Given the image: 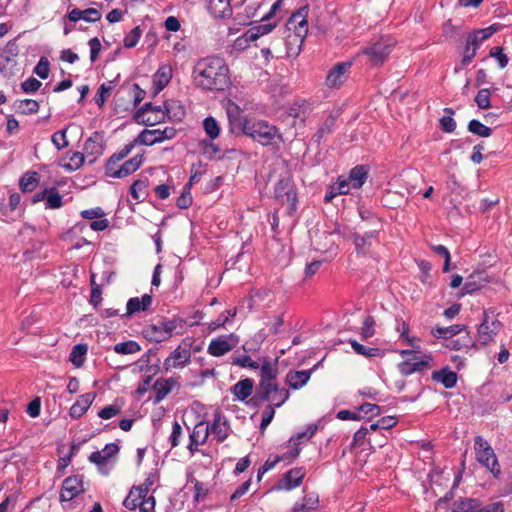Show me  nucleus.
Here are the masks:
<instances>
[{
	"label": "nucleus",
	"instance_id": "nucleus-1",
	"mask_svg": "<svg viewBox=\"0 0 512 512\" xmlns=\"http://www.w3.org/2000/svg\"><path fill=\"white\" fill-rule=\"evenodd\" d=\"M229 131L235 135H245L262 146L274 145L283 141L279 129L265 120L248 118L242 114L237 104L227 109Z\"/></svg>",
	"mask_w": 512,
	"mask_h": 512
},
{
	"label": "nucleus",
	"instance_id": "nucleus-2",
	"mask_svg": "<svg viewBox=\"0 0 512 512\" xmlns=\"http://www.w3.org/2000/svg\"><path fill=\"white\" fill-rule=\"evenodd\" d=\"M192 80L203 91L223 92L231 85L229 68L219 56L199 59L192 69Z\"/></svg>",
	"mask_w": 512,
	"mask_h": 512
},
{
	"label": "nucleus",
	"instance_id": "nucleus-3",
	"mask_svg": "<svg viewBox=\"0 0 512 512\" xmlns=\"http://www.w3.org/2000/svg\"><path fill=\"white\" fill-rule=\"evenodd\" d=\"M185 324V319L177 315L171 319L159 316L155 323L143 328L142 335L149 342L161 343L170 339L174 333L179 334L176 329H183Z\"/></svg>",
	"mask_w": 512,
	"mask_h": 512
},
{
	"label": "nucleus",
	"instance_id": "nucleus-4",
	"mask_svg": "<svg viewBox=\"0 0 512 512\" xmlns=\"http://www.w3.org/2000/svg\"><path fill=\"white\" fill-rule=\"evenodd\" d=\"M496 310L492 307L484 309L481 321L477 326L476 350L495 341L496 336L503 328V323L496 318Z\"/></svg>",
	"mask_w": 512,
	"mask_h": 512
},
{
	"label": "nucleus",
	"instance_id": "nucleus-5",
	"mask_svg": "<svg viewBox=\"0 0 512 512\" xmlns=\"http://www.w3.org/2000/svg\"><path fill=\"white\" fill-rule=\"evenodd\" d=\"M306 13L307 7H302L294 12L289 18V23H297V26H295V33L293 35H289L286 39L287 54L289 57H297L301 52L304 37L308 32Z\"/></svg>",
	"mask_w": 512,
	"mask_h": 512
},
{
	"label": "nucleus",
	"instance_id": "nucleus-6",
	"mask_svg": "<svg viewBox=\"0 0 512 512\" xmlns=\"http://www.w3.org/2000/svg\"><path fill=\"white\" fill-rule=\"evenodd\" d=\"M474 449L477 462L485 467L495 479L501 476V466L490 443L482 436L474 437Z\"/></svg>",
	"mask_w": 512,
	"mask_h": 512
},
{
	"label": "nucleus",
	"instance_id": "nucleus-7",
	"mask_svg": "<svg viewBox=\"0 0 512 512\" xmlns=\"http://www.w3.org/2000/svg\"><path fill=\"white\" fill-rule=\"evenodd\" d=\"M275 200L286 206V214L293 216L297 211L298 196L293 179L290 176L281 177L274 187Z\"/></svg>",
	"mask_w": 512,
	"mask_h": 512
},
{
	"label": "nucleus",
	"instance_id": "nucleus-8",
	"mask_svg": "<svg viewBox=\"0 0 512 512\" xmlns=\"http://www.w3.org/2000/svg\"><path fill=\"white\" fill-rule=\"evenodd\" d=\"M170 117V108L164 105H154L152 102L144 103L133 115V120L141 125L154 126L166 121Z\"/></svg>",
	"mask_w": 512,
	"mask_h": 512
},
{
	"label": "nucleus",
	"instance_id": "nucleus-9",
	"mask_svg": "<svg viewBox=\"0 0 512 512\" xmlns=\"http://www.w3.org/2000/svg\"><path fill=\"white\" fill-rule=\"evenodd\" d=\"M393 47L394 42L391 38L382 37L377 42L366 47L363 50V54L368 57L373 66H381L387 60Z\"/></svg>",
	"mask_w": 512,
	"mask_h": 512
},
{
	"label": "nucleus",
	"instance_id": "nucleus-10",
	"mask_svg": "<svg viewBox=\"0 0 512 512\" xmlns=\"http://www.w3.org/2000/svg\"><path fill=\"white\" fill-rule=\"evenodd\" d=\"M177 134V130L174 127H165L161 129H144L138 136L137 141L140 145L152 146L158 143H162L165 140L173 139Z\"/></svg>",
	"mask_w": 512,
	"mask_h": 512
},
{
	"label": "nucleus",
	"instance_id": "nucleus-11",
	"mask_svg": "<svg viewBox=\"0 0 512 512\" xmlns=\"http://www.w3.org/2000/svg\"><path fill=\"white\" fill-rule=\"evenodd\" d=\"M238 342V336L234 333L221 335L211 340L207 352L214 357H221L230 352Z\"/></svg>",
	"mask_w": 512,
	"mask_h": 512
},
{
	"label": "nucleus",
	"instance_id": "nucleus-12",
	"mask_svg": "<svg viewBox=\"0 0 512 512\" xmlns=\"http://www.w3.org/2000/svg\"><path fill=\"white\" fill-rule=\"evenodd\" d=\"M105 140L103 132L95 131L84 143L83 153L89 159V164H93L105 150Z\"/></svg>",
	"mask_w": 512,
	"mask_h": 512
},
{
	"label": "nucleus",
	"instance_id": "nucleus-13",
	"mask_svg": "<svg viewBox=\"0 0 512 512\" xmlns=\"http://www.w3.org/2000/svg\"><path fill=\"white\" fill-rule=\"evenodd\" d=\"M306 475L304 467H294L284 473L283 477L279 482L273 486L272 490H287L290 491L294 488L299 487Z\"/></svg>",
	"mask_w": 512,
	"mask_h": 512
},
{
	"label": "nucleus",
	"instance_id": "nucleus-14",
	"mask_svg": "<svg viewBox=\"0 0 512 512\" xmlns=\"http://www.w3.org/2000/svg\"><path fill=\"white\" fill-rule=\"evenodd\" d=\"M352 66L351 61L335 64L327 73L325 84L329 88H340L347 79V72Z\"/></svg>",
	"mask_w": 512,
	"mask_h": 512
},
{
	"label": "nucleus",
	"instance_id": "nucleus-15",
	"mask_svg": "<svg viewBox=\"0 0 512 512\" xmlns=\"http://www.w3.org/2000/svg\"><path fill=\"white\" fill-rule=\"evenodd\" d=\"M84 491L82 478L73 475L64 479L60 492V502H68Z\"/></svg>",
	"mask_w": 512,
	"mask_h": 512
},
{
	"label": "nucleus",
	"instance_id": "nucleus-16",
	"mask_svg": "<svg viewBox=\"0 0 512 512\" xmlns=\"http://www.w3.org/2000/svg\"><path fill=\"white\" fill-rule=\"evenodd\" d=\"M488 275L484 270L473 271L467 278L459 293V296L473 294L479 291L486 283H488Z\"/></svg>",
	"mask_w": 512,
	"mask_h": 512
},
{
	"label": "nucleus",
	"instance_id": "nucleus-17",
	"mask_svg": "<svg viewBox=\"0 0 512 512\" xmlns=\"http://www.w3.org/2000/svg\"><path fill=\"white\" fill-rule=\"evenodd\" d=\"M445 512H481L480 499L461 496L446 508Z\"/></svg>",
	"mask_w": 512,
	"mask_h": 512
},
{
	"label": "nucleus",
	"instance_id": "nucleus-18",
	"mask_svg": "<svg viewBox=\"0 0 512 512\" xmlns=\"http://www.w3.org/2000/svg\"><path fill=\"white\" fill-rule=\"evenodd\" d=\"M153 298L150 294H144L141 298L132 297L126 305V313L120 315L122 318H129L138 312H146L150 309Z\"/></svg>",
	"mask_w": 512,
	"mask_h": 512
},
{
	"label": "nucleus",
	"instance_id": "nucleus-19",
	"mask_svg": "<svg viewBox=\"0 0 512 512\" xmlns=\"http://www.w3.org/2000/svg\"><path fill=\"white\" fill-rule=\"evenodd\" d=\"M213 416L214 419L211 426H209V433L211 432L214 434L217 442L222 443L228 438L229 435L228 420L225 416L222 415V412L219 409L214 412Z\"/></svg>",
	"mask_w": 512,
	"mask_h": 512
},
{
	"label": "nucleus",
	"instance_id": "nucleus-20",
	"mask_svg": "<svg viewBox=\"0 0 512 512\" xmlns=\"http://www.w3.org/2000/svg\"><path fill=\"white\" fill-rule=\"evenodd\" d=\"M96 394L94 392L84 393L79 396L78 400L69 409V415L72 419L81 418L92 405Z\"/></svg>",
	"mask_w": 512,
	"mask_h": 512
},
{
	"label": "nucleus",
	"instance_id": "nucleus-21",
	"mask_svg": "<svg viewBox=\"0 0 512 512\" xmlns=\"http://www.w3.org/2000/svg\"><path fill=\"white\" fill-rule=\"evenodd\" d=\"M258 360L262 363L260 368V381L277 383L279 357L274 359V363H271L268 357H259Z\"/></svg>",
	"mask_w": 512,
	"mask_h": 512
},
{
	"label": "nucleus",
	"instance_id": "nucleus-22",
	"mask_svg": "<svg viewBox=\"0 0 512 512\" xmlns=\"http://www.w3.org/2000/svg\"><path fill=\"white\" fill-rule=\"evenodd\" d=\"M431 379L441 383L445 389H452L457 384L458 375L455 371L451 370L449 366H445L439 370L433 371Z\"/></svg>",
	"mask_w": 512,
	"mask_h": 512
},
{
	"label": "nucleus",
	"instance_id": "nucleus-23",
	"mask_svg": "<svg viewBox=\"0 0 512 512\" xmlns=\"http://www.w3.org/2000/svg\"><path fill=\"white\" fill-rule=\"evenodd\" d=\"M143 161L144 154H137L129 160H126L122 165L118 167L117 171L113 172V178L122 179L133 174L141 167Z\"/></svg>",
	"mask_w": 512,
	"mask_h": 512
},
{
	"label": "nucleus",
	"instance_id": "nucleus-24",
	"mask_svg": "<svg viewBox=\"0 0 512 512\" xmlns=\"http://www.w3.org/2000/svg\"><path fill=\"white\" fill-rule=\"evenodd\" d=\"M369 176V167L366 165H356L351 168L349 175L345 180H348L350 188L360 189L366 182Z\"/></svg>",
	"mask_w": 512,
	"mask_h": 512
},
{
	"label": "nucleus",
	"instance_id": "nucleus-25",
	"mask_svg": "<svg viewBox=\"0 0 512 512\" xmlns=\"http://www.w3.org/2000/svg\"><path fill=\"white\" fill-rule=\"evenodd\" d=\"M173 76L172 67L170 65H161L156 71L153 79L155 91L153 95H157L171 81Z\"/></svg>",
	"mask_w": 512,
	"mask_h": 512
},
{
	"label": "nucleus",
	"instance_id": "nucleus-26",
	"mask_svg": "<svg viewBox=\"0 0 512 512\" xmlns=\"http://www.w3.org/2000/svg\"><path fill=\"white\" fill-rule=\"evenodd\" d=\"M253 388L254 380L251 378H245L238 381L231 387V393L234 395L236 400L244 402L252 395Z\"/></svg>",
	"mask_w": 512,
	"mask_h": 512
},
{
	"label": "nucleus",
	"instance_id": "nucleus-27",
	"mask_svg": "<svg viewBox=\"0 0 512 512\" xmlns=\"http://www.w3.org/2000/svg\"><path fill=\"white\" fill-rule=\"evenodd\" d=\"M205 422L200 421L197 423L193 429V431L189 435V444L187 446L188 450L191 454H194L198 451V446L206 443L209 436V425H207L204 429V436L201 440H199L201 428L204 426Z\"/></svg>",
	"mask_w": 512,
	"mask_h": 512
},
{
	"label": "nucleus",
	"instance_id": "nucleus-28",
	"mask_svg": "<svg viewBox=\"0 0 512 512\" xmlns=\"http://www.w3.org/2000/svg\"><path fill=\"white\" fill-rule=\"evenodd\" d=\"M311 377V371L301 370L292 371L290 370L285 377V382L293 390H299L307 384Z\"/></svg>",
	"mask_w": 512,
	"mask_h": 512
},
{
	"label": "nucleus",
	"instance_id": "nucleus-29",
	"mask_svg": "<svg viewBox=\"0 0 512 512\" xmlns=\"http://www.w3.org/2000/svg\"><path fill=\"white\" fill-rule=\"evenodd\" d=\"M207 8L215 18L226 19L231 16L232 8L229 0H207Z\"/></svg>",
	"mask_w": 512,
	"mask_h": 512
},
{
	"label": "nucleus",
	"instance_id": "nucleus-30",
	"mask_svg": "<svg viewBox=\"0 0 512 512\" xmlns=\"http://www.w3.org/2000/svg\"><path fill=\"white\" fill-rule=\"evenodd\" d=\"M319 507V495L316 492H310L304 495L302 501H297L291 512H311Z\"/></svg>",
	"mask_w": 512,
	"mask_h": 512
},
{
	"label": "nucleus",
	"instance_id": "nucleus-31",
	"mask_svg": "<svg viewBox=\"0 0 512 512\" xmlns=\"http://www.w3.org/2000/svg\"><path fill=\"white\" fill-rule=\"evenodd\" d=\"M350 191V185L348 180H345L343 176H339L337 181L328 187L324 196V202L330 203L338 195H346Z\"/></svg>",
	"mask_w": 512,
	"mask_h": 512
},
{
	"label": "nucleus",
	"instance_id": "nucleus-32",
	"mask_svg": "<svg viewBox=\"0 0 512 512\" xmlns=\"http://www.w3.org/2000/svg\"><path fill=\"white\" fill-rule=\"evenodd\" d=\"M379 234V230H373L365 232L363 235H360L358 233L352 234V240L355 245V251L357 254H366V246L371 245V240L373 238H376Z\"/></svg>",
	"mask_w": 512,
	"mask_h": 512
},
{
	"label": "nucleus",
	"instance_id": "nucleus-33",
	"mask_svg": "<svg viewBox=\"0 0 512 512\" xmlns=\"http://www.w3.org/2000/svg\"><path fill=\"white\" fill-rule=\"evenodd\" d=\"M175 384L174 378H158L153 385V389L156 390L154 404L160 403L172 391Z\"/></svg>",
	"mask_w": 512,
	"mask_h": 512
},
{
	"label": "nucleus",
	"instance_id": "nucleus-34",
	"mask_svg": "<svg viewBox=\"0 0 512 512\" xmlns=\"http://www.w3.org/2000/svg\"><path fill=\"white\" fill-rule=\"evenodd\" d=\"M467 326L464 324H454L448 327H441V326H435L432 328V335L441 338V339H451L452 337L456 336L457 334L466 331Z\"/></svg>",
	"mask_w": 512,
	"mask_h": 512
},
{
	"label": "nucleus",
	"instance_id": "nucleus-35",
	"mask_svg": "<svg viewBox=\"0 0 512 512\" xmlns=\"http://www.w3.org/2000/svg\"><path fill=\"white\" fill-rule=\"evenodd\" d=\"M40 182V174L36 171H27L19 179V188L23 193L32 192Z\"/></svg>",
	"mask_w": 512,
	"mask_h": 512
},
{
	"label": "nucleus",
	"instance_id": "nucleus-36",
	"mask_svg": "<svg viewBox=\"0 0 512 512\" xmlns=\"http://www.w3.org/2000/svg\"><path fill=\"white\" fill-rule=\"evenodd\" d=\"M336 120L337 115L334 116L330 114L328 118L324 121V123L316 131V133L312 136V141L319 145L326 135L333 133Z\"/></svg>",
	"mask_w": 512,
	"mask_h": 512
},
{
	"label": "nucleus",
	"instance_id": "nucleus-37",
	"mask_svg": "<svg viewBox=\"0 0 512 512\" xmlns=\"http://www.w3.org/2000/svg\"><path fill=\"white\" fill-rule=\"evenodd\" d=\"M40 105L38 101L33 99L16 100L13 103V109L22 115H31L39 111Z\"/></svg>",
	"mask_w": 512,
	"mask_h": 512
},
{
	"label": "nucleus",
	"instance_id": "nucleus-38",
	"mask_svg": "<svg viewBox=\"0 0 512 512\" xmlns=\"http://www.w3.org/2000/svg\"><path fill=\"white\" fill-rule=\"evenodd\" d=\"M349 343L351 344L354 352L358 355L365 356L367 358L384 356V351L381 350L380 348L366 347L355 339H350Z\"/></svg>",
	"mask_w": 512,
	"mask_h": 512
},
{
	"label": "nucleus",
	"instance_id": "nucleus-39",
	"mask_svg": "<svg viewBox=\"0 0 512 512\" xmlns=\"http://www.w3.org/2000/svg\"><path fill=\"white\" fill-rule=\"evenodd\" d=\"M119 76L120 75H118L114 80L102 83L98 88L94 100L100 108L104 106L106 99L111 94L112 90L115 88Z\"/></svg>",
	"mask_w": 512,
	"mask_h": 512
},
{
	"label": "nucleus",
	"instance_id": "nucleus-40",
	"mask_svg": "<svg viewBox=\"0 0 512 512\" xmlns=\"http://www.w3.org/2000/svg\"><path fill=\"white\" fill-rule=\"evenodd\" d=\"M427 367H429V362L426 360H419L414 363L409 360H405L398 364V370L403 376H409L415 372L422 371Z\"/></svg>",
	"mask_w": 512,
	"mask_h": 512
},
{
	"label": "nucleus",
	"instance_id": "nucleus-41",
	"mask_svg": "<svg viewBox=\"0 0 512 512\" xmlns=\"http://www.w3.org/2000/svg\"><path fill=\"white\" fill-rule=\"evenodd\" d=\"M148 186H149L148 177H143V178L137 179L130 186V190H129L130 195L137 202H141L145 199V196L147 195V193L145 192V189Z\"/></svg>",
	"mask_w": 512,
	"mask_h": 512
},
{
	"label": "nucleus",
	"instance_id": "nucleus-42",
	"mask_svg": "<svg viewBox=\"0 0 512 512\" xmlns=\"http://www.w3.org/2000/svg\"><path fill=\"white\" fill-rule=\"evenodd\" d=\"M143 497L145 496L141 493L140 488H136V485H134L124 499L123 506L132 511L136 510L137 508L140 509V501Z\"/></svg>",
	"mask_w": 512,
	"mask_h": 512
},
{
	"label": "nucleus",
	"instance_id": "nucleus-43",
	"mask_svg": "<svg viewBox=\"0 0 512 512\" xmlns=\"http://www.w3.org/2000/svg\"><path fill=\"white\" fill-rule=\"evenodd\" d=\"M88 351V346L83 343H79L73 346L70 355L69 360L72 362V364L79 368L81 367L85 362V356Z\"/></svg>",
	"mask_w": 512,
	"mask_h": 512
},
{
	"label": "nucleus",
	"instance_id": "nucleus-44",
	"mask_svg": "<svg viewBox=\"0 0 512 512\" xmlns=\"http://www.w3.org/2000/svg\"><path fill=\"white\" fill-rule=\"evenodd\" d=\"M64 205L63 196L55 187L48 188L47 199L45 202L46 209H59Z\"/></svg>",
	"mask_w": 512,
	"mask_h": 512
},
{
	"label": "nucleus",
	"instance_id": "nucleus-45",
	"mask_svg": "<svg viewBox=\"0 0 512 512\" xmlns=\"http://www.w3.org/2000/svg\"><path fill=\"white\" fill-rule=\"evenodd\" d=\"M447 348L450 350H462V349H475L476 350V344L475 341L472 339V337L467 333L466 336L451 340L447 345Z\"/></svg>",
	"mask_w": 512,
	"mask_h": 512
},
{
	"label": "nucleus",
	"instance_id": "nucleus-46",
	"mask_svg": "<svg viewBox=\"0 0 512 512\" xmlns=\"http://www.w3.org/2000/svg\"><path fill=\"white\" fill-rule=\"evenodd\" d=\"M203 127L206 135L209 137L210 140H214L219 137L221 128L219 123L213 116H207L203 120Z\"/></svg>",
	"mask_w": 512,
	"mask_h": 512
},
{
	"label": "nucleus",
	"instance_id": "nucleus-47",
	"mask_svg": "<svg viewBox=\"0 0 512 512\" xmlns=\"http://www.w3.org/2000/svg\"><path fill=\"white\" fill-rule=\"evenodd\" d=\"M467 129L470 133L483 138H487L492 134V129L477 119L470 120L467 125Z\"/></svg>",
	"mask_w": 512,
	"mask_h": 512
},
{
	"label": "nucleus",
	"instance_id": "nucleus-48",
	"mask_svg": "<svg viewBox=\"0 0 512 512\" xmlns=\"http://www.w3.org/2000/svg\"><path fill=\"white\" fill-rule=\"evenodd\" d=\"M277 389V383H270L259 381V384L256 388V394L265 402L271 401V394H274V390Z\"/></svg>",
	"mask_w": 512,
	"mask_h": 512
},
{
	"label": "nucleus",
	"instance_id": "nucleus-49",
	"mask_svg": "<svg viewBox=\"0 0 512 512\" xmlns=\"http://www.w3.org/2000/svg\"><path fill=\"white\" fill-rule=\"evenodd\" d=\"M113 349L118 354L126 355L141 351V346L134 340H128L115 344Z\"/></svg>",
	"mask_w": 512,
	"mask_h": 512
},
{
	"label": "nucleus",
	"instance_id": "nucleus-50",
	"mask_svg": "<svg viewBox=\"0 0 512 512\" xmlns=\"http://www.w3.org/2000/svg\"><path fill=\"white\" fill-rule=\"evenodd\" d=\"M430 248L431 250L444 258V264H443V268H442V271L444 273L446 272H449L451 269H453L454 267H451V254L449 252V250L447 249V247H445L444 245H434V244H430Z\"/></svg>",
	"mask_w": 512,
	"mask_h": 512
},
{
	"label": "nucleus",
	"instance_id": "nucleus-51",
	"mask_svg": "<svg viewBox=\"0 0 512 512\" xmlns=\"http://www.w3.org/2000/svg\"><path fill=\"white\" fill-rule=\"evenodd\" d=\"M237 313V309L234 308L233 310H225L223 311L216 320L209 323L208 328L211 331H214L218 328L224 327L227 322L233 317H235Z\"/></svg>",
	"mask_w": 512,
	"mask_h": 512
},
{
	"label": "nucleus",
	"instance_id": "nucleus-52",
	"mask_svg": "<svg viewBox=\"0 0 512 512\" xmlns=\"http://www.w3.org/2000/svg\"><path fill=\"white\" fill-rule=\"evenodd\" d=\"M277 23H265V24H259L256 26H253L248 29L249 35L248 37H251L255 41L260 38L263 35H266L270 33L275 27Z\"/></svg>",
	"mask_w": 512,
	"mask_h": 512
},
{
	"label": "nucleus",
	"instance_id": "nucleus-53",
	"mask_svg": "<svg viewBox=\"0 0 512 512\" xmlns=\"http://www.w3.org/2000/svg\"><path fill=\"white\" fill-rule=\"evenodd\" d=\"M90 285H91V295L89 299V303L97 308L102 301V288L95 281V274L92 273L90 276Z\"/></svg>",
	"mask_w": 512,
	"mask_h": 512
},
{
	"label": "nucleus",
	"instance_id": "nucleus-54",
	"mask_svg": "<svg viewBox=\"0 0 512 512\" xmlns=\"http://www.w3.org/2000/svg\"><path fill=\"white\" fill-rule=\"evenodd\" d=\"M85 158L86 156L83 152H73L69 157V163L64 164L62 167L69 172L76 171L84 164Z\"/></svg>",
	"mask_w": 512,
	"mask_h": 512
},
{
	"label": "nucleus",
	"instance_id": "nucleus-55",
	"mask_svg": "<svg viewBox=\"0 0 512 512\" xmlns=\"http://www.w3.org/2000/svg\"><path fill=\"white\" fill-rule=\"evenodd\" d=\"M191 352L188 349L183 350V360L175 361L171 359V354L164 360V369L165 371H169L171 368L184 367L190 362Z\"/></svg>",
	"mask_w": 512,
	"mask_h": 512
},
{
	"label": "nucleus",
	"instance_id": "nucleus-56",
	"mask_svg": "<svg viewBox=\"0 0 512 512\" xmlns=\"http://www.w3.org/2000/svg\"><path fill=\"white\" fill-rule=\"evenodd\" d=\"M375 319L371 315H367L363 320V325L361 327V339L367 340L375 335Z\"/></svg>",
	"mask_w": 512,
	"mask_h": 512
},
{
	"label": "nucleus",
	"instance_id": "nucleus-57",
	"mask_svg": "<svg viewBox=\"0 0 512 512\" xmlns=\"http://www.w3.org/2000/svg\"><path fill=\"white\" fill-rule=\"evenodd\" d=\"M289 397V390L281 388L277 383V389L274 390V395L271 398V401L273 402L272 405L274 406V408H279L289 399Z\"/></svg>",
	"mask_w": 512,
	"mask_h": 512
},
{
	"label": "nucleus",
	"instance_id": "nucleus-58",
	"mask_svg": "<svg viewBox=\"0 0 512 512\" xmlns=\"http://www.w3.org/2000/svg\"><path fill=\"white\" fill-rule=\"evenodd\" d=\"M142 35V30L140 26L134 27L124 38L123 45L125 48H133L135 47Z\"/></svg>",
	"mask_w": 512,
	"mask_h": 512
},
{
	"label": "nucleus",
	"instance_id": "nucleus-59",
	"mask_svg": "<svg viewBox=\"0 0 512 512\" xmlns=\"http://www.w3.org/2000/svg\"><path fill=\"white\" fill-rule=\"evenodd\" d=\"M189 185H184L180 196L176 199V206L179 209H188L193 202Z\"/></svg>",
	"mask_w": 512,
	"mask_h": 512
},
{
	"label": "nucleus",
	"instance_id": "nucleus-60",
	"mask_svg": "<svg viewBox=\"0 0 512 512\" xmlns=\"http://www.w3.org/2000/svg\"><path fill=\"white\" fill-rule=\"evenodd\" d=\"M232 365L242 368H250L252 370L259 369V363L254 361L249 355H241L232 359Z\"/></svg>",
	"mask_w": 512,
	"mask_h": 512
},
{
	"label": "nucleus",
	"instance_id": "nucleus-61",
	"mask_svg": "<svg viewBox=\"0 0 512 512\" xmlns=\"http://www.w3.org/2000/svg\"><path fill=\"white\" fill-rule=\"evenodd\" d=\"M491 91L488 88L480 89L475 96V102L480 109H488L491 107L490 102Z\"/></svg>",
	"mask_w": 512,
	"mask_h": 512
},
{
	"label": "nucleus",
	"instance_id": "nucleus-62",
	"mask_svg": "<svg viewBox=\"0 0 512 512\" xmlns=\"http://www.w3.org/2000/svg\"><path fill=\"white\" fill-rule=\"evenodd\" d=\"M489 56L497 60L500 69H504L508 65L509 58L503 53V48L500 46L492 47L489 51Z\"/></svg>",
	"mask_w": 512,
	"mask_h": 512
},
{
	"label": "nucleus",
	"instance_id": "nucleus-63",
	"mask_svg": "<svg viewBox=\"0 0 512 512\" xmlns=\"http://www.w3.org/2000/svg\"><path fill=\"white\" fill-rule=\"evenodd\" d=\"M66 132H67V128H64L62 130L55 132L51 137L52 143L55 145V147L58 150H62L64 148L68 147V145H69V142L66 137Z\"/></svg>",
	"mask_w": 512,
	"mask_h": 512
},
{
	"label": "nucleus",
	"instance_id": "nucleus-64",
	"mask_svg": "<svg viewBox=\"0 0 512 512\" xmlns=\"http://www.w3.org/2000/svg\"><path fill=\"white\" fill-rule=\"evenodd\" d=\"M50 71V63L46 57H41L33 72L41 79H47Z\"/></svg>",
	"mask_w": 512,
	"mask_h": 512
}]
</instances>
